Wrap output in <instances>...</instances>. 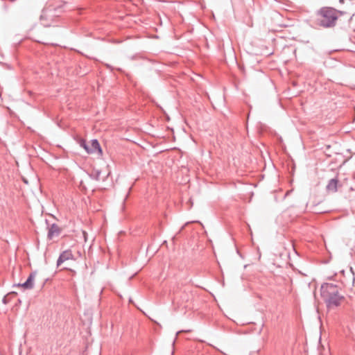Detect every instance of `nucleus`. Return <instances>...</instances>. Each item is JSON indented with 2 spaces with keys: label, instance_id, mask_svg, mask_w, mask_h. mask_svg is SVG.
I'll return each instance as SVG.
<instances>
[{
  "label": "nucleus",
  "instance_id": "nucleus-1",
  "mask_svg": "<svg viewBox=\"0 0 355 355\" xmlns=\"http://www.w3.org/2000/svg\"><path fill=\"white\" fill-rule=\"evenodd\" d=\"M321 295L330 309L340 306L344 300L343 297L339 294L338 287L331 284H327L322 286Z\"/></svg>",
  "mask_w": 355,
  "mask_h": 355
},
{
  "label": "nucleus",
  "instance_id": "nucleus-2",
  "mask_svg": "<svg viewBox=\"0 0 355 355\" xmlns=\"http://www.w3.org/2000/svg\"><path fill=\"white\" fill-rule=\"evenodd\" d=\"M318 17L320 24L324 27L334 26L338 17L336 10L331 8H322L319 11Z\"/></svg>",
  "mask_w": 355,
  "mask_h": 355
},
{
  "label": "nucleus",
  "instance_id": "nucleus-3",
  "mask_svg": "<svg viewBox=\"0 0 355 355\" xmlns=\"http://www.w3.org/2000/svg\"><path fill=\"white\" fill-rule=\"evenodd\" d=\"M77 254L78 256L73 255L70 250L64 251L58 259V266H60L62 264L64 263V269L72 270V268L74 267V263L80 257V252H78Z\"/></svg>",
  "mask_w": 355,
  "mask_h": 355
},
{
  "label": "nucleus",
  "instance_id": "nucleus-4",
  "mask_svg": "<svg viewBox=\"0 0 355 355\" xmlns=\"http://www.w3.org/2000/svg\"><path fill=\"white\" fill-rule=\"evenodd\" d=\"M79 144L89 154L98 152V155H101L103 153L100 144L96 139L92 140L89 145L87 144L84 139H80Z\"/></svg>",
  "mask_w": 355,
  "mask_h": 355
},
{
  "label": "nucleus",
  "instance_id": "nucleus-5",
  "mask_svg": "<svg viewBox=\"0 0 355 355\" xmlns=\"http://www.w3.org/2000/svg\"><path fill=\"white\" fill-rule=\"evenodd\" d=\"M34 279L35 275L31 274L28 279L24 284H19V286L23 287L25 289H31L33 288L34 286Z\"/></svg>",
  "mask_w": 355,
  "mask_h": 355
},
{
  "label": "nucleus",
  "instance_id": "nucleus-6",
  "mask_svg": "<svg viewBox=\"0 0 355 355\" xmlns=\"http://www.w3.org/2000/svg\"><path fill=\"white\" fill-rule=\"evenodd\" d=\"M338 186V180L336 178H334V179H331L329 182V183L327 186V189L329 192H336V191H337Z\"/></svg>",
  "mask_w": 355,
  "mask_h": 355
},
{
  "label": "nucleus",
  "instance_id": "nucleus-7",
  "mask_svg": "<svg viewBox=\"0 0 355 355\" xmlns=\"http://www.w3.org/2000/svg\"><path fill=\"white\" fill-rule=\"evenodd\" d=\"M58 234V230L56 227H52L49 232V237L52 238L54 234Z\"/></svg>",
  "mask_w": 355,
  "mask_h": 355
},
{
  "label": "nucleus",
  "instance_id": "nucleus-8",
  "mask_svg": "<svg viewBox=\"0 0 355 355\" xmlns=\"http://www.w3.org/2000/svg\"><path fill=\"white\" fill-rule=\"evenodd\" d=\"M98 175H98V173H97V174L96 175V178L97 180H98V179H99Z\"/></svg>",
  "mask_w": 355,
  "mask_h": 355
}]
</instances>
